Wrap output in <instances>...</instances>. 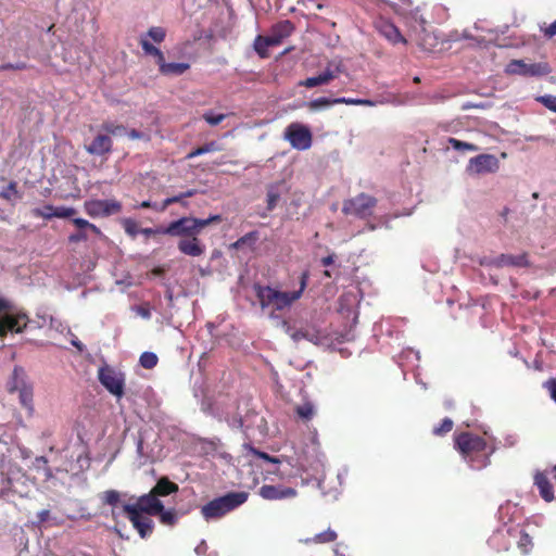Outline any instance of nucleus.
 Returning <instances> with one entry per match:
<instances>
[{"label":"nucleus","mask_w":556,"mask_h":556,"mask_svg":"<svg viewBox=\"0 0 556 556\" xmlns=\"http://www.w3.org/2000/svg\"><path fill=\"white\" fill-rule=\"evenodd\" d=\"M178 489H150V492L137 497L134 502L123 505L125 517L131 522L141 539L149 538L154 529L152 517H156L164 508L161 497L167 496Z\"/></svg>","instance_id":"f257e3e1"},{"label":"nucleus","mask_w":556,"mask_h":556,"mask_svg":"<svg viewBox=\"0 0 556 556\" xmlns=\"http://www.w3.org/2000/svg\"><path fill=\"white\" fill-rule=\"evenodd\" d=\"M309 273L303 271L300 279V289L293 292H282L268 286L254 285L255 295L263 311L271 309L270 318H278L275 311H282L299 300L306 288Z\"/></svg>","instance_id":"f03ea898"},{"label":"nucleus","mask_w":556,"mask_h":556,"mask_svg":"<svg viewBox=\"0 0 556 556\" xmlns=\"http://www.w3.org/2000/svg\"><path fill=\"white\" fill-rule=\"evenodd\" d=\"M248 496L247 492H229L203 505L201 515L206 521L220 519L245 503Z\"/></svg>","instance_id":"7ed1b4c3"},{"label":"nucleus","mask_w":556,"mask_h":556,"mask_svg":"<svg viewBox=\"0 0 556 556\" xmlns=\"http://www.w3.org/2000/svg\"><path fill=\"white\" fill-rule=\"evenodd\" d=\"M220 220L219 215H212L208 218L181 217L169 223L164 228V235L172 237H192L201 232V230L212 224Z\"/></svg>","instance_id":"20e7f679"},{"label":"nucleus","mask_w":556,"mask_h":556,"mask_svg":"<svg viewBox=\"0 0 556 556\" xmlns=\"http://www.w3.org/2000/svg\"><path fill=\"white\" fill-rule=\"evenodd\" d=\"M455 445L457 450L463 455L464 459L469 463L472 467L479 468L481 466H485V460L488 456H483V463L481 465L473 464V454L481 453L485 450L486 443L485 441L476 435H471L469 433H462L455 440Z\"/></svg>","instance_id":"39448f33"},{"label":"nucleus","mask_w":556,"mask_h":556,"mask_svg":"<svg viewBox=\"0 0 556 556\" xmlns=\"http://www.w3.org/2000/svg\"><path fill=\"white\" fill-rule=\"evenodd\" d=\"M377 202L375 197L362 192L354 198L345 200L343 202L342 212L345 215H353L357 218L365 219L372 215Z\"/></svg>","instance_id":"423d86ee"},{"label":"nucleus","mask_w":556,"mask_h":556,"mask_svg":"<svg viewBox=\"0 0 556 556\" xmlns=\"http://www.w3.org/2000/svg\"><path fill=\"white\" fill-rule=\"evenodd\" d=\"M283 139L299 151L308 150L313 143V135L307 125L299 122L289 124L283 131Z\"/></svg>","instance_id":"0eeeda50"},{"label":"nucleus","mask_w":556,"mask_h":556,"mask_svg":"<svg viewBox=\"0 0 556 556\" xmlns=\"http://www.w3.org/2000/svg\"><path fill=\"white\" fill-rule=\"evenodd\" d=\"M509 75H519L523 77H541L551 73V67L546 62L527 63L523 60H511L505 68Z\"/></svg>","instance_id":"6e6552de"},{"label":"nucleus","mask_w":556,"mask_h":556,"mask_svg":"<svg viewBox=\"0 0 556 556\" xmlns=\"http://www.w3.org/2000/svg\"><path fill=\"white\" fill-rule=\"evenodd\" d=\"M293 29H294V27L290 21L279 22L278 24H276L273 27V29L268 36H266V37L258 36L255 39V42H254L255 51L258 54H263L261 43H264V47H274V46L280 45L285 38L289 37L292 34Z\"/></svg>","instance_id":"1a4fd4ad"},{"label":"nucleus","mask_w":556,"mask_h":556,"mask_svg":"<svg viewBox=\"0 0 556 556\" xmlns=\"http://www.w3.org/2000/svg\"><path fill=\"white\" fill-rule=\"evenodd\" d=\"M500 168V161L493 154H479L471 157L466 166V173L470 176H480L496 173Z\"/></svg>","instance_id":"9d476101"},{"label":"nucleus","mask_w":556,"mask_h":556,"mask_svg":"<svg viewBox=\"0 0 556 556\" xmlns=\"http://www.w3.org/2000/svg\"><path fill=\"white\" fill-rule=\"evenodd\" d=\"M98 378L111 394L118 399L123 396L125 379L122 372L116 371L110 366H103L99 369Z\"/></svg>","instance_id":"9b49d317"},{"label":"nucleus","mask_w":556,"mask_h":556,"mask_svg":"<svg viewBox=\"0 0 556 556\" xmlns=\"http://www.w3.org/2000/svg\"><path fill=\"white\" fill-rule=\"evenodd\" d=\"M85 210L91 217H108L122 210L121 202L114 199H96L85 203Z\"/></svg>","instance_id":"f8f14e48"},{"label":"nucleus","mask_w":556,"mask_h":556,"mask_svg":"<svg viewBox=\"0 0 556 556\" xmlns=\"http://www.w3.org/2000/svg\"><path fill=\"white\" fill-rule=\"evenodd\" d=\"M481 265L494 266L497 268L502 267H528L530 265L527 253L517 255L513 254H501L496 257L484 258L481 261Z\"/></svg>","instance_id":"ddd939ff"},{"label":"nucleus","mask_w":556,"mask_h":556,"mask_svg":"<svg viewBox=\"0 0 556 556\" xmlns=\"http://www.w3.org/2000/svg\"><path fill=\"white\" fill-rule=\"evenodd\" d=\"M28 318L24 313H4L0 316V337H4L8 331L16 333L22 332L27 326Z\"/></svg>","instance_id":"4468645a"},{"label":"nucleus","mask_w":556,"mask_h":556,"mask_svg":"<svg viewBox=\"0 0 556 556\" xmlns=\"http://www.w3.org/2000/svg\"><path fill=\"white\" fill-rule=\"evenodd\" d=\"M34 383L26 374L25 369L20 366H15L7 383L9 393H17L33 387Z\"/></svg>","instance_id":"2eb2a0df"},{"label":"nucleus","mask_w":556,"mask_h":556,"mask_svg":"<svg viewBox=\"0 0 556 556\" xmlns=\"http://www.w3.org/2000/svg\"><path fill=\"white\" fill-rule=\"evenodd\" d=\"M511 542V527L496 530L488 540V544L498 553L508 551Z\"/></svg>","instance_id":"dca6fc26"},{"label":"nucleus","mask_w":556,"mask_h":556,"mask_svg":"<svg viewBox=\"0 0 556 556\" xmlns=\"http://www.w3.org/2000/svg\"><path fill=\"white\" fill-rule=\"evenodd\" d=\"M88 153L92 155H104L112 150L111 137L106 134H99L86 147Z\"/></svg>","instance_id":"f3484780"},{"label":"nucleus","mask_w":556,"mask_h":556,"mask_svg":"<svg viewBox=\"0 0 556 556\" xmlns=\"http://www.w3.org/2000/svg\"><path fill=\"white\" fill-rule=\"evenodd\" d=\"M294 342L301 339L307 340L316 345L323 344L326 338L325 333L315 327H304L291 333Z\"/></svg>","instance_id":"a211bd4d"},{"label":"nucleus","mask_w":556,"mask_h":556,"mask_svg":"<svg viewBox=\"0 0 556 556\" xmlns=\"http://www.w3.org/2000/svg\"><path fill=\"white\" fill-rule=\"evenodd\" d=\"M378 30L387 40L393 45L399 42L406 43V39L402 36L399 28L390 22H380L378 24Z\"/></svg>","instance_id":"6ab92c4d"},{"label":"nucleus","mask_w":556,"mask_h":556,"mask_svg":"<svg viewBox=\"0 0 556 556\" xmlns=\"http://www.w3.org/2000/svg\"><path fill=\"white\" fill-rule=\"evenodd\" d=\"M511 539L522 554H528L533 546L531 536L519 526L511 527Z\"/></svg>","instance_id":"aec40b11"},{"label":"nucleus","mask_w":556,"mask_h":556,"mask_svg":"<svg viewBox=\"0 0 556 556\" xmlns=\"http://www.w3.org/2000/svg\"><path fill=\"white\" fill-rule=\"evenodd\" d=\"M178 249L181 253L189 256H200L204 252V247L200 244L197 236H192L190 239H181L178 242Z\"/></svg>","instance_id":"412c9836"},{"label":"nucleus","mask_w":556,"mask_h":556,"mask_svg":"<svg viewBox=\"0 0 556 556\" xmlns=\"http://www.w3.org/2000/svg\"><path fill=\"white\" fill-rule=\"evenodd\" d=\"M189 67H190V65L188 63H184V62L166 63L165 58L163 60H161V62L159 64L161 74H163L165 76H170V77L182 75L187 70H189Z\"/></svg>","instance_id":"4be33fe9"},{"label":"nucleus","mask_w":556,"mask_h":556,"mask_svg":"<svg viewBox=\"0 0 556 556\" xmlns=\"http://www.w3.org/2000/svg\"><path fill=\"white\" fill-rule=\"evenodd\" d=\"M260 495L265 500H283L296 495L295 489H260Z\"/></svg>","instance_id":"5701e85b"},{"label":"nucleus","mask_w":556,"mask_h":556,"mask_svg":"<svg viewBox=\"0 0 556 556\" xmlns=\"http://www.w3.org/2000/svg\"><path fill=\"white\" fill-rule=\"evenodd\" d=\"M18 396L20 405L26 410L28 417L35 414L34 405V386L16 393Z\"/></svg>","instance_id":"b1692460"},{"label":"nucleus","mask_w":556,"mask_h":556,"mask_svg":"<svg viewBox=\"0 0 556 556\" xmlns=\"http://www.w3.org/2000/svg\"><path fill=\"white\" fill-rule=\"evenodd\" d=\"M156 517H159V520L162 525L173 527L178 521V515L175 508H168L165 509L162 508L161 513H157Z\"/></svg>","instance_id":"393cba45"},{"label":"nucleus","mask_w":556,"mask_h":556,"mask_svg":"<svg viewBox=\"0 0 556 556\" xmlns=\"http://www.w3.org/2000/svg\"><path fill=\"white\" fill-rule=\"evenodd\" d=\"M447 142L451 148L460 152H476L479 150V147L473 143L465 142L452 137L447 139Z\"/></svg>","instance_id":"a878e982"},{"label":"nucleus","mask_w":556,"mask_h":556,"mask_svg":"<svg viewBox=\"0 0 556 556\" xmlns=\"http://www.w3.org/2000/svg\"><path fill=\"white\" fill-rule=\"evenodd\" d=\"M140 45L146 54L153 55L156 58L157 65L160 64L161 60L164 59L163 52L159 48L153 46L147 38L142 37L140 39Z\"/></svg>","instance_id":"bb28decb"},{"label":"nucleus","mask_w":556,"mask_h":556,"mask_svg":"<svg viewBox=\"0 0 556 556\" xmlns=\"http://www.w3.org/2000/svg\"><path fill=\"white\" fill-rule=\"evenodd\" d=\"M311 112L324 111L332 106L331 99L321 97L305 104Z\"/></svg>","instance_id":"cd10ccee"},{"label":"nucleus","mask_w":556,"mask_h":556,"mask_svg":"<svg viewBox=\"0 0 556 556\" xmlns=\"http://www.w3.org/2000/svg\"><path fill=\"white\" fill-rule=\"evenodd\" d=\"M102 129L106 132L109 136L114 137H123L126 136L127 129L123 125H116L112 122H105L102 124Z\"/></svg>","instance_id":"c85d7f7f"},{"label":"nucleus","mask_w":556,"mask_h":556,"mask_svg":"<svg viewBox=\"0 0 556 556\" xmlns=\"http://www.w3.org/2000/svg\"><path fill=\"white\" fill-rule=\"evenodd\" d=\"M73 224L78 228L79 231L86 232L87 235L89 231L96 235L101 233L100 229L96 225L89 223L87 219L74 218Z\"/></svg>","instance_id":"c756f323"},{"label":"nucleus","mask_w":556,"mask_h":556,"mask_svg":"<svg viewBox=\"0 0 556 556\" xmlns=\"http://www.w3.org/2000/svg\"><path fill=\"white\" fill-rule=\"evenodd\" d=\"M296 414L304 420H309L315 414V406L311 402H304L296 407Z\"/></svg>","instance_id":"7c9ffc66"},{"label":"nucleus","mask_w":556,"mask_h":556,"mask_svg":"<svg viewBox=\"0 0 556 556\" xmlns=\"http://www.w3.org/2000/svg\"><path fill=\"white\" fill-rule=\"evenodd\" d=\"M140 365L146 369H151L157 364V356L152 352H143L139 358Z\"/></svg>","instance_id":"2f4dec72"},{"label":"nucleus","mask_w":556,"mask_h":556,"mask_svg":"<svg viewBox=\"0 0 556 556\" xmlns=\"http://www.w3.org/2000/svg\"><path fill=\"white\" fill-rule=\"evenodd\" d=\"M218 150V147L216 144V142L212 141V142H208L202 147H199L197 148L195 150L191 151L187 157L188 159H193L195 156H199V155H202V154H205V153H208V152H213V151H216Z\"/></svg>","instance_id":"473e14b6"},{"label":"nucleus","mask_w":556,"mask_h":556,"mask_svg":"<svg viewBox=\"0 0 556 556\" xmlns=\"http://www.w3.org/2000/svg\"><path fill=\"white\" fill-rule=\"evenodd\" d=\"M538 102L543 104L546 109L556 113V96L544 94L535 98Z\"/></svg>","instance_id":"72a5a7b5"},{"label":"nucleus","mask_w":556,"mask_h":556,"mask_svg":"<svg viewBox=\"0 0 556 556\" xmlns=\"http://www.w3.org/2000/svg\"><path fill=\"white\" fill-rule=\"evenodd\" d=\"M147 36L153 41L160 43L165 39L166 31L163 27L153 26L148 30Z\"/></svg>","instance_id":"f704fd0d"},{"label":"nucleus","mask_w":556,"mask_h":556,"mask_svg":"<svg viewBox=\"0 0 556 556\" xmlns=\"http://www.w3.org/2000/svg\"><path fill=\"white\" fill-rule=\"evenodd\" d=\"M280 199V193L275 187H270L267 191V208L274 210Z\"/></svg>","instance_id":"c9c22d12"},{"label":"nucleus","mask_w":556,"mask_h":556,"mask_svg":"<svg viewBox=\"0 0 556 556\" xmlns=\"http://www.w3.org/2000/svg\"><path fill=\"white\" fill-rule=\"evenodd\" d=\"M123 226L126 233H128L131 237H136L139 233L140 228L138 227V224L131 218L124 219Z\"/></svg>","instance_id":"e433bc0d"},{"label":"nucleus","mask_w":556,"mask_h":556,"mask_svg":"<svg viewBox=\"0 0 556 556\" xmlns=\"http://www.w3.org/2000/svg\"><path fill=\"white\" fill-rule=\"evenodd\" d=\"M203 118L211 126H216V125L220 124L226 118V115L225 114H214L213 112H206L203 114Z\"/></svg>","instance_id":"4c0bfd02"},{"label":"nucleus","mask_w":556,"mask_h":556,"mask_svg":"<svg viewBox=\"0 0 556 556\" xmlns=\"http://www.w3.org/2000/svg\"><path fill=\"white\" fill-rule=\"evenodd\" d=\"M453 428V420L451 418H444L439 427L433 429V433L442 435L450 432Z\"/></svg>","instance_id":"58836bf2"},{"label":"nucleus","mask_w":556,"mask_h":556,"mask_svg":"<svg viewBox=\"0 0 556 556\" xmlns=\"http://www.w3.org/2000/svg\"><path fill=\"white\" fill-rule=\"evenodd\" d=\"M320 85H326L320 75L308 77L299 83V86H303L306 88H314Z\"/></svg>","instance_id":"ea45409f"},{"label":"nucleus","mask_w":556,"mask_h":556,"mask_svg":"<svg viewBox=\"0 0 556 556\" xmlns=\"http://www.w3.org/2000/svg\"><path fill=\"white\" fill-rule=\"evenodd\" d=\"M319 452V442H318V435L317 430L314 429L311 437V446L307 447V451H305L306 454H311L312 456L317 455Z\"/></svg>","instance_id":"a19ab883"},{"label":"nucleus","mask_w":556,"mask_h":556,"mask_svg":"<svg viewBox=\"0 0 556 556\" xmlns=\"http://www.w3.org/2000/svg\"><path fill=\"white\" fill-rule=\"evenodd\" d=\"M76 213L75 208L67 206H56L55 212L53 213L55 217L59 218H70L74 216Z\"/></svg>","instance_id":"79ce46f5"},{"label":"nucleus","mask_w":556,"mask_h":556,"mask_svg":"<svg viewBox=\"0 0 556 556\" xmlns=\"http://www.w3.org/2000/svg\"><path fill=\"white\" fill-rule=\"evenodd\" d=\"M184 199L182 193L165 199L160 206L155 205V211H165L170 204L180 202Z\"/></svg>","instance_id":"37998d69"},{"label":"nucleus","mask_w":556,"mask_h":556,"mask_svg":"<svg viewBox=\"0 0 556 556\" xmlns=\"http://www.w3.org/2000/svg\"><path fill=\"white\" fill-rule=\"evenodd\" d=\"M47 459L45 457H37L35 462L36 469L38 473H41L46 477H50V470L47 468Z\"/></svg>","instance_id":"c03bdc74"},{"label":"nucleus","mask_w":556,"mask_h":556,"mask_svg":"<svg viewBox=\"0 0 556 556\" xmlns=\"http://www.w3.org/2000/svg\"><path fill=\"white\" fill-rule=\"evenodd\" d=\"M336 539L337 533L332 530H328L316 535V541L319 543L333 542Z\"/></svg>","instance_id":"a18cd8bd"},{"label":"nucleus","mask_w":556,"mask_h":556,"mask_svg":"<svg viewBox=\"0 0 556 556\" xmlns=\"http://www.w3.org/2000/svg\"><path fill=\"white\" fill-rule=\"evenodd\" d=\"M132 311L143 319L151 318V311L148 304L134 306Z\"/></svg>","instance_id":"49530a36"},{"label":"nucleus","mask_w":556,"mask_h":556,"mask_svg":"<svg viewBox=\"0 0 556 556\" xmlns=\"http://www.w3.org/2000/svg\"><path fill=\"white\" fill-rule=\"evenodd\" d=\"M250 450H251V452H252L254 455H256V456H257L258 458H261V459H264V460H265V462H267V463H271V464H279V463H280L278 458L273 457V456L268 455V454H267V453H265V452L257 451V450H255V448H253V447H250Z\"/></svg>","instance_id":"de8ad7c7"},{"label":"nucleus","mask_w":556,"mask_h":556,"mask_svg":"<svg viewBox=\"0 0 556 556\" xmlns=\"http://www.w3.org/2000/svg\"><path fill=\"white\" fill-rule=\"evenodd\" d=\"M543 387L548 391L549 396L556 403V379L545 381Z\"/></svg>","instance_id":"09e8293b"},{"label":"nucleus","mask_w":556,"mask_h":556,"mask_svg":"<svg viewBox=\"0 0 556 556\" xmlns=\"http://www.w3.org/2000/svg\"><path fill=\"white\" fill-rule=\"evenodd\" d=\"M165 226H160L156 228H141L139 233L144 235L146 237H150L152 235H164Z\"/></svg>","instance_id":"8fccbe9b"},{"label":"nucleus","mask_w":556,"mask_h":556,"mask_svg":"<svg viewBox=\"0 0 556 556\" xmlns=\"http://www.w3.org/2000/svg\"><path fill=\"white\" fill-rule=\"evenodd\" d=\"M16 185L15 182H10L9 186L0 192V198L10 200L11 195L16 192Z\"/></svg>","instance_id":"3c124183"},{"label":"nucleus","mask_w":556,"mask_h":556,"mask_svg":"<svg viewBox=\"0 0 556 556\" xmlns=\"http://www.w3.org/2000/svg\"><path fill=\"white\" fill-rule=\"evenodd\" d=\"M55 212V206H52V205H45L39 212L38 214L40 216H42L43 218H51V217H55L54 214H51V213H54Z\"/></svg>","instance_id":"603ef678"},{"label":"nucleus","mask_w":556,"mask_h":556,"mask_svg":"<svg viewBox=\"0 0 556 556\" xmlns=\"http://www.w3.org/2000/svg\"><path fill=\"white\" fill-rule=\"evenodd\" d=\"M126 136H128L132 140H136V139L149 140V136L146 132H142V131H139L136 129H131L130 131L127 130Z\"/></svg>","instance_id":"864d4df0"},{"label":"nucleus","mask_w":556,"mask_h":556,"mask_svg":"<svg viewBox=\"0 0 556 556\" xmlns=\"http://www.w3.org/2000/svg\"><path fill=\"white\" fill-rule=\"evenodd\" d=\"M201 408L205 414L215 415L213 404L210 399H204L201 404Z\"/></svg>","instance_id":"5fc2aeb1"},{"label":"nucleus","mask_w":556,"mask_h":556,"mask_svg":"<svg viewBox=\"0 0 556 556\" xmlns=\"http://www.w3.org/2000/svg\"><path fill=\"white\" fill-rule=\"evenodd\" d=\"M540 494L545 502H552L554 496V489H540Z\"/></svg>","instance_id":"6e6d98bb"},{"label":"nucleus","mask_w":556,"mask_h":556,"mask_svg":"<svg viewBox=\"0 0 556 556\" xmlns=\"http://www.w3.org/2000/svg\"><path fill=\"white\" fill-rule=\"evenodd\" d=\"M67 334L72 337L71 344L79 352H83L85 350V345L72 333L71 329H67Z\"/></svg>","instance_id":"4d7b16f0"},{"label":"nucleus","mask_w":556,"mask_h":556,"mask_svg":"<svg viewBox=\"0 0 556 556\" xmlns=\"http://www.w3.org/2000/svg\"><path fill=\"white\" fill-rule=\"evenodd\" d=\"M50 327L55 329L56 331H60V332H63L64 330L67 331V329H68L60 320H58V319H55L53 317L50 318Z\"/></svg>","instance_id":"13d9d810"},{"label":"nucleus","mask_w":556,"mask_h":556,"mask_svg":"<svg viewBox=\"0 0 556 556\" xmlns=\"http://www.w3.org/2000/svg\"><path fill=\"white\" fill-rule=\"evenodd\" d=\"M352 104L351 105H367V106H375L376 102L369 99H354L351 98Z\"/></svg>","instance_id":"bf43d9fd"},{"label":"nucleus","mask_w":556,"mask_h":556,"mask_svg":"<svg viewBox=\"0 0 556 556\" xmlns=\"http://www.w3.org/2000/svg\"><path fill=\"white\" fill-rule=\"evenodd\" d=\"M323 78V80L325 81V84H328L329 81H331L332 79L336 78V74L333 71H331L330 68H327L325 70L323 73L319 74Z\"/></svg>","instance_id":"052dcab7"},{"label":"nucleus","mask_w":556,"mask_h":556,"mask_svg":"<svg viewBox=\"0 0 556 556\" xmlns=\"http://www.w3.org/2000/svg\"><path fill=\"white\" fill-rule=\"evenodd\" d=\"M87 238H88V235L86 232L78 230L76 233L71 235L68 239L71 242H79V241L86 240Z\"/></svg>","instance_id":"680f3d73"},{"label":"nucleus","mask_w":556,"mask_h":556,"mask_svg":"<svg viewBox=\"0 0 556 556\" xmlns=\"http://www.w3.org/2000/svg\"><path fill=\"white\" fill-rule=\"evenodd\" d=\"M118 500H119V494L116 491L112 490V491L106 492L108 503L116 504L118 502Z\"/></svg>","instance_id":"e2e57ef3"},{"label":"nucleus","mask_w":556,"mask_h":556,"mask_svg":"<svg viewBox=\"0 0 556 556\" xmlns=\"http://www.w3.org/2000/svg\"><path fill=\"white\" fill-rule=\"evenodd\" d=\"M544 36L547 38L556 36V20L544 29Z\"/></svg>","instance_id":"0e129e2a"},{"label":"nucleus","mask_w":556,"mask_h":556,"mask_svg":"<svg viewBox=\"0 0 556 556\" xmlns=\"http://www.w3.org/2000/svg\"><path fill=\"white\" fill-rule=\"evenodd\" d=\"M331 102H332V105L333 104H348V105H351L352 104V101H351V98H336V99H331Z\"/></svg>","instance_id":"69168bd1"},{"label":"nucleus","mask_w":556,"mask_h":556,"mask_svg":"<svg viewBox=\"0 0 556 556\" xmlns=\"http://www.w3.org/2000/svg\"><path fill=\"white\" fill-rule=\"evenodd\" d=\"M154 486L161 488V486H178V485L175 483L168 482L165 479H161L155 482Z\"/></svg>","instance_id":"338daca9"},{"label":"nucleus","mask_w":556,"mask_h":556,"mask_svg":"<svg viewBox=\"0 0 556 556\" xmlns=\"http://www.w3.org/2000/svg\"><path fill=\"white\" fill-rule=\"evenodd\" d=\"M49 515H50V513L47 509L39 511L38 513L39 522H45L49 518Z\"/></svg>","instance_id":"774afa93"}]
</instances>
